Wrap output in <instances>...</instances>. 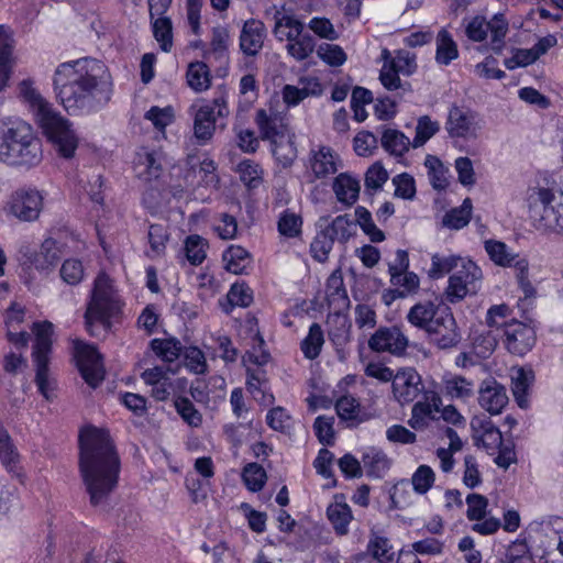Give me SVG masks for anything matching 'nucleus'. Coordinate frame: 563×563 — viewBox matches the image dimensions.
I'll return each instance as SVG.
<instances>
[{
	"mask_svg": "<svg viewBox=\"0 0 563 563\" xmlns=\"http://www.w3.org/2000/svg\"><path fill=\"white\" fill-rule=\"evenodd\" d=\"M466 257H462L455 254H440L435 253L431 256V266L428 271L430 278L438 279L452 272L454 268L462 266L463 261Z\"/></svg>",
	"mask_w": 563,
	"mask_h": 563,
	"instance_id": "38",
	"label": "nucleus"
},
{
	"mask_svg": "<svg viewBox=\"0 0 563 563\" xmlns=\"http://www.w3.org/2000/svg\"><path fill=\"white\" fill-rule=\"evenodd\" d=\"M360 189V181L346 173L339 174L333 183V191L338 200L347 206L356 202Z\"/></svg>",
	"mask_w": 563,
	"mask_h": 563,
	"instance_id": "33",
	"label": "nucleus"
},
{
	"mask_svg": "<svg viewBox=\"0 0 563 563\" xmlns=\"http://www.w3.org/2000/svg\"><path fill=\"white\" fill-rule=\"evenodd\" d=\"M509 265L507 267H512L515 269L516 279L520 289L525 294V298H533L536 296V288L531 284L529 279V262L526 256L517 254L515 257L510 258Z\"/></svg>",
	"mask_w": 563,
	"mask_h": 563,
	"instance_id": "43",
	"label": "nucleus"
},
{
	"mask_svg": "<svg viewBox=\"0 0 563 563\" xmlns=\"http://www.w3.org/2000/svg\"><path fill=\"white\" fill-rule=\"evenodd\" d=\"M186 77L188 86L197 92L205 91L210 87V71L202 62L191 63L188 66Z\"/></svg>",
	"mask_w": 563,
	"mask_h": 563,
	"instance_id": "46",
	"label": "nucleus"
},
{
	"mask_svg": "<svg viewBox=\"0 0 563 563\" xmlns=\"http://www.w3.org/2000/svg\"><path fill=\"white\" fill-rule=\"evenodd\" d=\"M380 143L386 152L395 156H402L412 145L409 137L396 129H386L383 132Z\"/></svg>",
	"mask_w": 563,
	"mask_h": 563,
	"instance_id": "41",
	"label": "nucleus"
},
{
	"mask_svg": "<svg viewBox=\"0 0 563 563\" xmlns=\"http://www.w3.org/2000/svg\"><path fill=\"white\" fill-rule=\"evenodd\" d=\"M421 391V377L413 368L404 369L395 375L393 393L401 405L413 401Z\"/></svg>",
	"mask_w": 563,
	"mask_h": 563,
	"instance_id": "22",
	"label": "nucleus"
},
{
	"mask_svg": "<svg viewBox=\"0 0 563 563\" xmlns=\"http://www.w3.org/2000/svg\"><path fill=\"white\" fill-rule=\"evenodd\" d=\"M43 208L42 194L31 187L14 190L8 198L4 211L24 222L35 221Z\"/></svg>",
	"mask_w": 563,
	"mask_h": 563,
	"instance_id": "11",
	"label": "nucleus"
},
{
	"mask_svg": "<svg viewBox=\"0 0 563 563\" xmlns=\"http://www.w3.org/2000/svg\"><path fill=\"white\" fill-rule=\"evenodd\" d=\"M490 32V48L495 53H501L505 37L508 32V21L503 13H496L490 21L482 15L473 16L465 25V35L470 41L483 42Z\"/></svg>",
	"mask_w": 563,
	"mask_h": 563,
	"instance_id": "9",
	"label": "nucleus"
},
{
	"mask_svg": "<svg viewBox=\"0 0 563 563\" xmlns=\"http://www.w3.org/2000/svg\"><path fill=\"white\" fill-rule=\"evenodd\" d=\"M53 87L59 103L70 115L98 112L109 103L113 93L108 66L93 57L59 64L53 75Z\"/></svg>",
	"mask_w": 563,
	"mask_h": 563,
	"instance_id": "1",
	"label": "nucleus"
},
{
	"mask_svg": "<svg viewBox=\"0 0 563 563\" xmlns=\"http://www.w3.org/2000/svg\"><path fill=\"white\" fill-rule=\"evenodd\" d=\"M440 130V123L431 120L429 115L418 119L416 135L412 140V147L417 148L424 145Z\"/></svg>",
	"mask_w": 563,
	"mask_h": 563,
	"instance_id": "58",
	"label": "nucleus"
},
{
	"mask_svg": "<svg viewBox=\"0 0 563 563\" xmlns=\"http://www.w3.org/2000/svg\"><path fill=\"white\" fill-rule=\"evenodd\" d=\"M441 407V396L434 390H426L422 400L413 405L408 424L415 430L428 428L430 422L437 419L435 415L440 412Z\"/></svg>",
	"mask_w": 563,
	"mask_h": 563,
	"instance_id": "18",
	"label": "nucleus"
},
{
	"mask_svg": "<svg viewBox=\"0 0 563 563\" xmlns=\"http://www.w3.org/2000/svg\"><path fill=\"white\" fill-rule=\"evenodd\" d=\"M481 126L472 111L453 104L449 109L445 130L452 139H475Z\"/></svg>",
	"mask_w": 563,
	"mask_h": 563,
	"instance_id": "16",
	"label": "nucleus"
},
{
	"mask_svg": "<svg viewBox=\"0 0 563 563\" xmlns=\"http://www.w3.org/2000/svg\"><path fill=\"white\" fill-rule=\"evenodd\" d=\"M42 159V142L30 123L19 118L0 120V163L29 170Z\"/></svg>",
	"mask_w": 563,
	"mask_h": 563,
	"instance_id": "4",
	"label": "nucleus"
},
{
	"mask_svg": "<svg viewBox=\"0 0 563 563\" xmlns=\"http://www.w3.org/2000/svg\"><path fill=\"white\" fill-rule=\"evenodd\" d=\"M424 166L428 168V175L432 187L437 190L445 189L449 185L446 179V169L442 162L433 155L426 157Z\"/></svg>",
	"mask_w": 563,
	"mask_h": 563,
	"instance_id": "59",
	"label": "nucleus"
},
{
	"mask_svg": "<svg viewBox=\"0 0 563 563\" xmlns=\"http://www.w3.org/2000/svg\"><path fill=\"white\" fill-rule=\"evenodd\" d=\"M194 111V135L199 144H205L213 136L216 130V121L218 118H224L229 114V108L224 97L216 98L212 103H205Z\"/></svg>",
	"mask_w": 563,
	"mask_h": 563,
	"instance_id": "12",
	"label": "nucleus"
},
{
	"mask_svg": "<svg viewBox=\"0 0 563 563\" xmlns=\"http://www.w3.org/2000/svg\"><path fill=\"white\" fill-rule=\"evenodd\" d=\"M335 410L340 419L345 421L362 422L361 404L351 395L340 397L335 402Z\"/></svg>",
	"mask_w": 563,
	"mask_h": 563,
	"instance_id": "51",
	"label": "nucleus"
},
{
	"mask_svg": "<svg viewBox=\"0 0 563 563\" xmlns=\"http://www.w3.org/2000/svg\"><path fill=\"white\" fill-rule=\"evenodd\" d=\"M485 251L496 265L503 267H507L511 263L510 258L518 254L514 253L504 242L496 240H487L485 242Z\"/></svg>",
	"mask_w": 563,
	"mask_h": 563,
	"instance_id": "60",
	"label": "nucleus"
},
{
	"mask_svg": "<svg viewBox=\"0 0 563 563\" xmlns=\"http://www.w3.org/2000/svg\"><path fill=\"white\" fill-rule=\"evenodd\" d=\"M12 41L0 26V92L5 88L12 70Z\"/></svg>",
	"mask_w": 563,
	"mask_h": 563,
	"instance_id": "45",
	"label": "nucleus"
},
{
	"mask_svg": "<svg viewBox=\"0 0 563 563\" xmlns=\"http://www.w3.org/2000/svg\"><path fill=\"white\" fill-rule=\"evenodd\" d=\"M443 308L442 300L439 298L422 300L409 309L406 319L412 327L427 333L433 322H437L439 313H442Z\"/></svg>",
	"mask_w": 563,
	"mask_h": 563,
	"instance_id": "23",
	"label": "nucleus"
},
{
	"mask_svg": "<svg viewBox=\"0 0 563 563\" xmlns=\"http://www.w3.org/2000/svg\"><path fill=\"white\" fill-rule=\"evenodd\" d=\"M21 92L29 102L42 133L60 156L71 158L78 147L79 139L70 121L56 111L30 82L22 81Z\"/></svg>",
	"mask_w": 563,
	"mask_h": 563,
	"instance_id": "5",
	"label": "nucleus"
},
{
	"mask_svg": "<svg viewBox=\"0 0 563 563\" xmlns=\"http://www.w3.org/2000/svg\"><path fill=\"white\" fill-rule=\"evenodd\" d=\"M229 38V31L224 26L213 27L210 43L211 48L206 56L213 57L220 63H227Z\"/></svg>",
	"mask_w": 563,
	"mask_h": 563,
	"instance_id": "49",
	"label": "nucleus"
},
{
	"mask_svg": "<svg viewBox=\"0 0 563 563\" xmlns=\"http://www.w3.org/2000/svg\"><path fill=\"white\" fill-rule=\"evenodd\" d=\"M472 209V200L465 198L460 207L453 208L444 214L442 219L443 227L451 230L463 229L471 221Z\"/></svg>",
	"mask_w": 563,
	"mask_h": 563,
	"instance_id": "44",
	"label": "nucleus"
},
{
	"mask_svg": "<svg viewBox=\"0 0 563 563\" xmlns=\"http://www.w3.org/2000/svg\"><path fill=\"white\" fill-rule=\"evenodd\" d=\"M325 296L329 306L334 307V309L341 310L350 305L343 278L336 272L331 274L327 280Z\"/></svg>",
	"mask_w": 563,
	"mask_h": 563,
	"instance_id": "39",
	"label": "nucleus"
},
{
	"mask_svg": "<svg viewBox=\"0 0 563 563\" xmlns=\"http://www.w3.org/2000/svg\"><path fill=\"white\" fill-rule=\"evenodd\" d=\"M60 278L64 283L70 286H76L81 283L85 276L82 263L76 258L66 260L59 269Z\"/></svg>",
	"mask_w": 563,
	"mask_h": 563,
	"instance_id": "62",
	"label": "nucleus"
},
{
	"mask_svg": "<svg viewBox=\"0 0 563 563\" xmlns=\"http://www.w3.org/2000/svg\"><path fill=\"white\" fill-rule=\"evenodd\" d=\"M362 465L369 478H383L391 466V460L378 448H367L362 454Z\"/></svg>",
	"mask_w": 563,
	"mask_h": 563,
	"instance_id": "27",
	"label": "nucleus"
},
{
	"mask_svg": "<svg viewBox=\"0 0 563 563\" xmlns=\"http://www.w3.org/2000/svg\"><path fill=\"white\" fill-rule=\"evenodd\" d=\"M467 510L466 517L471 521H476L472 526V530L482 534L488 536L498 531L501 522L498 518H486L488 499L479 494H468L466 499Z\"/></svg>",
	"mask_w": 563,
	"mask_h": 563,
	"instance_id": "14",
	"label": "nucleus"
},
{
	"mask_svg": "<svg viewBox=\"0 0 563 563\" xmlns=\"http://www.w3.org/2000/svg\"><path fill=\"white\" fill-rule=\"evenodd\" d=\"M435 62L448 66L459 57L457 44L446 29H441L435 37Z\"/></svg>",
	"mask_w": 563,
	"mask_h": 563,
	"instance_id": "35",
	"label": "nucleus"
},
{
	"mask_svg": "<svg viewBox=\"0 0 563 563\" xmlns=\"http://www.w3.org/2000/svg\"><path fill=\"white\" fill-rule=\"evenodd\" d=\"M286 46L288 54L297 60L308 58L314 51V38L309 33H301L295 40H287Z\"/></svg>",
	"mask_w": 563,
	"mask_h": 563,
	"instance_id": "52",
	"label": "nucleus"
},
{
	"mask_svg": "<svg viewBox=\"0 0 563 563\" xmlns=\"http://www.w3.org/2000/svg\"><path fill=\"white\" fill-rule=\"evenodd\" d=\"M327 517L336 534L345 536L349 532V525L353 519L352 510L346 503L334 501L327 508Z\"/></svg>",
	"mask_w": 563,
	"mask_h": 563,
	"instance_id": "37",
	"label": "nucleus"
},
{
	"mask_svg": "<svg viewBox=\"0 0 563 563\" xmlns=\"http://www.w3.org/2000/svg\"><path fill=\"white\" fill-rule=\"evenodd\" d=\"M151 347L158 357L169 363L177 360L181 352V343L174 338L153 339Z\"/></svg>",
	"mask_w": 563,
	"mask_h": 563,
	"instance_id": "53",
	"label": "nucleus"
},
{
	"mask_svg": "<svg viewBox=\"0 0 563 563\" xmlns=\"http://www.w3.org/2000/svg\"><path fill=\"white\" fill-rule=\"evenodd\" d=\"M222 260L227 271L236 275L245 274L252 263L249 251L240 245H230L223 252Z\"/></svg>",
	"mask_w": 563,
	"mask_h": 563,
	"instance_id": "36",
	"label": "nucleus"
},
{
	"mask_svg": "<svg viewBox=\"0 0 563 563\" xmlns=\"http://www.w3.org/2000/svg\"><path fill=\"white\" fill-rule=\"evenodd\" d=\"M324 343L323 331L319 323H312L308 335L301 342V351L306 358L314 360L319 356Z\"/></svg>",
	"mask_w": 563,
	"mask_h": 563,
	"instance_id": "47",
	"label": "nucleus"
},
{
	"mask_svg": "<svg viewBox=\"0 0 563 563\" xmlns=\"http://www.w3.org/2000/svg\"><path fill=\"white\" fill-rule=\"evenodd\" d=\"M534 374L531 369L519 368L512 377V394L517 405L526 409L529 406V389L533 383Z\"/></svg>",
	"mask_w": 563,
	"mask_h": 563,
	"instance_id": "40",
	"label": "nucleus"
},
{
	"mask_svg": "<svg viewBox=\"0 0 563 563\" xmlns=\"http://www.w3.org/2000/svg\"><path fill=\"white\" fill-rule=\"evenodd\" d=\"M300 82L303 85L301 88L292 85H286L283 88V99L288 107H295L307 97L319 96L322 92L321 85L317 78L301 79Z\"/></svg>",
	"mask_w": 563,
	"mask_h": 563,
	"instance_id": "30",
	"label": "nucleus"
},
{
	"mask_svg": "<svg viewBox=\"0 0 563 563\" xmlns=\"http://www.w3.org/2000/svg\"><path fill=\"white\" fill-rule=\"evenodd\" d=\"M120 311V303L114 294L111 279L100 273L95 279L91 299L88 303L85 321L91 335H97L95 327L100 325L103 331L110 328V319Z\"/></svg>",
	"mask_w": 563,
	"mask_h": 563,
	"instance_id": "6",
	"label": "nucleus"
},
{
	"mask_svg": "<svg viewBox=\"0 0 563 563\" xmlns=\"http://www.w3.org/2000/svg\"><path fill=\"white\" fill-rule=\"evenodd\" d=\"M507 350L517 355H525L536 343V332L530 325L511 320L504 330Z\"/></svg>",
	"mask_w": 563,
	"mask_h": 563,
	"instance_id": "20",
	"label": "nucleus"
},
{
	"mask_svg": "<svg viewBox=\"0 0 563 563\" xmlns=\"http://www.w3.org/2000/svg\"><path fill=\"white\" fill-rule=\"evenodd\" d=\"M62 246L53 238L45 239L40 251L34 255L33 265L40 273H51L62 258Z\"/></svg>",
	"mask_w": 563,
	"mask_h": 563,
	"instance_id": "26",
	"label": "nucleus"
},
{
	"mask_svg": "<svg viewBox=\"0 0 563 563\" xmlns=\"http://www.w3.org/2000/svg\"><path fill=\"white\" fill-rule=\"evenodd\" d=\"M79 468L93 506L104 505L118 484L120 460L107 431L87 427L79 433Z\"/></svg>",
	"mask_w": 563,
	"mask_h": 563,
	"instance_id": "2",
	"label": "nucleus"
},
{
	"mask_svg": "<svg viewBox=\"0 0 563 563\" xmlns=\"http://www.w3.org/2000/svg\"><path fill=\"white\" fill-rule=\"evenodd\" d=\"M164 155L159 151H142L136 154L134 170L145 183L157 181L163 175Z\"/></svg>",
	"mask_w": 563,
	"mask_h": 563,
	"instance_id": "24",
	"label": "nucleus"
},
{
	"mask_svg": "<svg viewBox=\"0 0 563 563\" xmlns=\"http://www.w3.org/2000/svg\"><path fill=\"white\" fill-rule=\"evenodd\" d=\"M242 478L245 486L252 492H260L266 483V472L257 463H249L244 466Z\"/></svg>",
	"mask_w": 563,
	"mask_h": 563,
	"instance_id": "61",
	"label": "nucleus"
},
{
	"mask_svg": "<svg viewBox=\"0 0 563 563\" xmlns=\"http://www.w3.org/2000/svg\"><path fill=\"white\" fill-rule=\"evenodd\" d=\"M0 461L9 472H13L20 461V454L9 432L0 421Z\"/></svg>",
	"mask_w": 563,
	"mask_h": 563,
	"instance_id": "42",
	"label": "nucleus"
},
{
	"mask_svg": "<svg viewBox=\"0 0 563 563\" xmlns=\"http://www.w3.org/2000/svg\"><path fill=\"white\" fill-rule=\"evenodd\" d=\"M394 70L410 76L417 69L416 55L409 51L398 49L389 64Z\"/></svg>",
	"mask_w": 563,
	"mask_h": 563,
	"instance_id": "64",
	"label": "nucleus"
},
{
	"mask_svg": "<svg viewBox=\"0 0 563 563\" xmlns=\"http://www.w3.org/2000/svg\"><path fill=\"white\" fill-rule=\"evenodd\" d=\"M471 427L476 445L483 446L489 454H494L504 443L501 432L489 418L476 416L472 419Z\"/></svg>",
	"mask_w": 563,
	"mask_h": 563,
	"instance_id": "21",
	"label": "nucleus"
},
{
	"mask_svg": "<svg viewBox=\"0 0 563 563\" xmlns=\"http://www.w3.org/2000/svg\"><path fill=\"white\" fill-rule=\"evenodd\" d=\"M153 35L164 52H169L173 46V25L169 18L159 15L152 20Z\"/></svg>",
	"mask_w": 563,
	"mask_h": 563,
	"instance_id": "55",
	"label": "nucleus"
},
{
	"mask_svg": "<svg viewBox=\"0 0 563 563\" xmlns=\"http://www.w3.org/2000/svg\"><path fill=\"white\" fill-rule=\"evenodd\" d=\"M330 341L340 352L351 340V322L345 314L334 312L328 319Z\"/></svg>",
	"mask_w": 563,
	"mask_h": 563,
	"instance_id": "32",
	"label": "nucleus"
},
{
	"mask_svg": "<svg viewBox=\"0 0 563 563\" xmlns=\"http://www.w3.org/2000/svg\"><path fill=\"white\" fill-rule=\"evenodd\" d=\"M309 165L316 178H325L336 173L335 153L329 146H320L317 151H311L309 155Z\"/></svg>",
	"mask_w": 563,
	"mask_h": 563,
	"instance_id": "29",
	"label": "nucleus"
},
{
	"mask_svg": "<svg viewBox=\"0 0 563 563\" xmlns=\"http://www.w3.org/2000/svg\"><path fill=\"white\" fill-rule=\"evenodd\" d=\"M275 25L273 33L278 41L295 40L303 32V23L296 16L276 11L274 14Z\"/></svg>",
	"mask_w": 563,
	"mask_h": 563,
	"instance_id": "34",
	"label": "nucleus"
},
{
	"mask_svg": "<svg viewBox=\"0 0 563 563\" xmlns=\"http://www.w3.org/2000/svg\"><path fill=\"white\" fill-rule=\"evenodd\" d=\"M474 382L461 375H449L443 378L442 393L451 399L467 401L474 396Z\"/></svg>",
	"mask_w": 563,
	"mask_h": 563,
	"instance_id": "31",
	"label": "nucleus"
},
{
	"mask_svg": "<svg viewBox=\"0 0 563 563\" xmlns=\"http://www.w3.org/2000/svg\"><path fill=\"white\" fill-rule=\"evenodd\" d=\"M356 223L361 227L363 232L368 235L369 240L374 243L383 242L385 240L384 232L376 227L372 219L371 212L362 206L355 209Z\"/></svg>",
	"mask_w": 563,
	"mask_h": 563,
	"instance_id": "56",
	"label": "nucleus"
},
{
	"mask_svg": "<svg viewBox=\"0 0 563 563\" xmlns=\"http://www.w3.org/2000/svg\"><path fill=\"white\" fill-rule=\"evenodd\" d=\"M506 388L495 378L484 379L478 387V405L490 415H499L508 405Z\"/></svg>",
	"mask_w": 563,
	"mask_h": 563,
	"instance_id": "19",
	"label": "nucleus"
},
{
	"mask_svg": "<svg viewBox=\"0 0 563 563\" xmlns=\"http://www.w3.org/2000/svg\"><path fill=\"white\" fill-rule=\"evenodd\" d=\"M427 334L430 341L442 350L452 349L460 343L461 334L449 307L442 309V313H439L437 322H433Z\"/></svg>",
	"mask_w": 563,
	"mask_h": 563,
	"instance_id": "15",
	"label": "nucleus"
},
{
	"mask_svg": "<svg viewBox=\"0 0 563 563\" xmlns=\"http://www.w3.org/2000/svg\"><path fill=\"white\" fill-rule=\"evenodd\" d=\"M272 152L276 161L284 167L287 168L292 165L297 157V150L292 140L288 136L279 139L276 142H272Z\"/></svg>",
	"mask_w": 563,
	"mask_h": 563,
	"instance_id": "54",
	"label": "nucleus"
},
{
	"mask_svg": "<svg viewBox=\"0 0 563 563\" xmlns=\"http://www.w3.org/2000/svg\"><path fill=\"white\" fill-rule=\"evenodd\" d=\"M390 283L398 287V297L405 298L410 294H415L419 288V277L412 272L393 273Z\"/></svg>",
	"mask_w": 563,
	"mask_h": 563,
	"instance_id": "57",
	"label": "nucleus"
},
{
	"mask_svg": "<svg viewBox=\"0 0 563 563\" xmlns=\"http://www.w3.org/2000/svg\"><path fill=\"white\" fill-rule=\"evenodd\" d=\"M256 124L260 129L261 137L271 143L286 136L287 126L276 113L268 114L264 109L257 110Z\"/></svg>",
	"mask_w": 563,
	"mask_h": 563,
	"instance_id": "28",
	"label": "nucleus"
},
{
	"mask_svg": "<svg viewBox=\"0 0 563 563\" xmlns=\"http://www.w3.org/2000/svg\"><path fill=\"white\" fill-rule=\"evenodd\" d=\"M355 223L347 214L338 216L331 223L324 228L320 224L321 230L317 233L310 244V254L312 258L319 263H324L329 258V254L333 249L334 241L346 243L353 235Z\"/></svg>",
	"mask_w": 563,
	"mask_h": 563,
	"instance_id": "8",
	"label": "nucleus"
},
{
	"mask_svg": "<svg viewBox=\"0 0 563 563\" xmlns=\"http://www.w3.org/2000/svg\"><path fill=\"white\" fill-rule=\"evenodd\" d=\"M35 343L32 351V361L35 368L34 382L38 393L46 399L54 398L56 382L51 375L49 362L52 353L53 324L48 321L33 324Z\"/></svg>",
	"mask_w": 563,
	"mask_h": 563,
	"instance_id": "7",
	"label": "nucleus"
},
{
	"mask_svg": "<svg viewBox=\"0 0 563 563\" xmlns=\"http://www.w3.org/2000/svg\"><path fill=\"white\" fill-rule=\"evenodd\" d=\"M241 181L249 188L255 189L263 183V169L260 164L244 159L238 165Z\"/></svg>",
	"mask_w": 563,
	"mask_h": 563,
	"instance_id": "50",
	"label": "nucleus"
},
{
	"mask_svg": "<svg viewBox=\"0 0 563 563\" xmlns=\"http://www.w3.org/2000/svg\"><path fill=\"white\" fill-rule=\"evenodd\" d=\"M532 225L541 232H563V187L553 174L540 172L526 191Z\"/></svg>",
	"mask_w": 563,
	"mask_h": 563,
	"instance_id": "3",
	"label": "nucleus"
},
{
	"mask_svg": "<svg viewBox=\"0 0 563 563\" xmlns=\"http://www.w3.org/2000/svg\"><path fill=\"white\" fill-rule=\"evenodd\" d=\"M533 562L530 547L526 540L517 539L505 548L497 563Z\"/></svg>",
	"mask_w": 563,
	"mask_h": 563,
	"instance_id": "48",
	"label": "nucleus"
},
{
	"mask_svg": "<svg viewBox=\"0 0 563 563\" xmlns=\"http://www.w3.org/2000/svg\"><path fill=\"white\" fill-rule=\"evenodd\" d=\"M482 276V269L472 260L463 261L462 266L449 278L445 289L446 299L454 303L464 299L468 294H476Z\"/></svg>",
	"mask_w": 563,
	"mask_h": 563,
	"instance_id": "10",
	"label": "nucleus"
},
{
	"mask_svg": "<svg viewBox=\"0 0 563 563\" xmlns=\"http://www.w3.org/2000/svg\"><path fill=\"white\" fill-rule=\"evenodd\" d=\"M409 345L408 338L398 327H380L368 340V346L374 352H388L396 356L405 354Z\"/></svg>",
	"mask_w": 563,
	"mask_h": 563,
	"instance_id": "17",
	"label": "nucleus"
},
{
	"mask_svg": "<svg viewBox=\"0 0 563 563\" xmlns=\"http://www.w3.org/2000/svg\"><path fill=\"white\" fill-rule=\"evenodd\" d=\"M317 55L325 64L338 67L345 63L346 54L343 48L336 44L323 43L319 45Z\"/></svg>",
	"mask_w": 563,
	"mask_h": 563,
	"instance_id": "63",
	"label": "nucleus"
},
{
	"mask_svg": "<svg viewBox=\"0 0 563 563\" xmlns=\"http://www.w3.org/2000/svg\"><path fill=\"white\" fill-rule=\"evenodd\" d=\"M266 27L262 21L250 19L244 22L240 34V48L247 56H255L263 47Z\"/></svg>",
	"mask_w": 563,
	"mask_h": 563,
	"instance_id": "25",
	"label": "nucleus"
},
{
	"mask_svg": "<svg viewBox=\"0 0 563 563\" xmlns=\"http://www.w3.org/2000/svg\"><path fill=\"white\" fill-rule=\"evenodd\" d=\"M74 357L84 380L96 388L104 378L102 357L97 349L80 340L74 341Z\"/></svg>",
	"mask_w": 563,
	"mask_h": 563,
	"instance_id": "13",
	"label": "nucleus"
}]
</instances>
